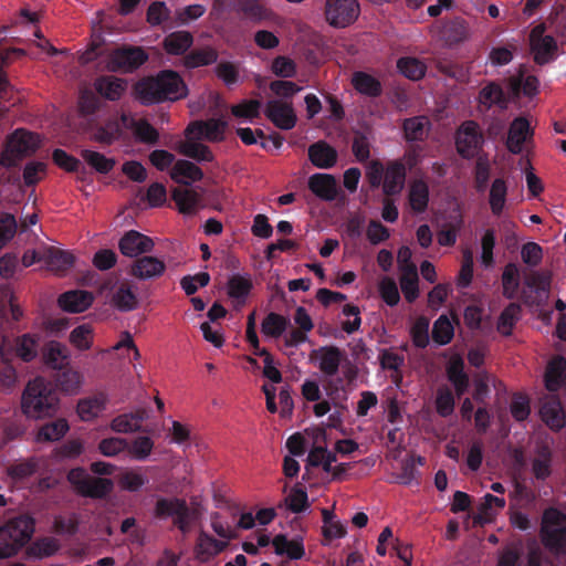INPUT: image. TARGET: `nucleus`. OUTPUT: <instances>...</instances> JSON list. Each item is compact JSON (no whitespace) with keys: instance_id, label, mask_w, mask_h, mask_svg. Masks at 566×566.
<instances>
[{"instance_id":"1","label":"nucleus","mask_w":566,"mask_h":566,"mask_svg":"<svg viewBox=\"0 0 566 566\" xmlns=\"http://www.w3.org/2000/svg\"><path fill=\"white\" fill-rule=\"evenodd\" d=\"M136 98L145 106L176 102L188 95V87L174 70H163L156 75L140 78L134 86Z\"/></svg>"},{"instance_id":"2","label":"nucleus","mask_w":566,"mask_h":566,"mask_svg":"<svg viewBox=\"0 0 566 566\" xmlns=\"http://www.w3.org/2000/svg\"><path fill=\"white\" fill-rule=\"evenodd\" d=\"M59 396L52 385L42 377L30 380L21 397V409L28 418L53 417L59 409Z\"/></svg>"},{"instance_id":"3","label":"nucleus","mask_w":566,"mask_h":566,"mask_svg":"<svg viewBox=\"0 0 566 566\" xmlns=\"http://www.w3.org/2000/svg\"><path fill=\"white\" fill-rule=\"evenodd\" d=\"M34 533L33 517L22 514L0 526V558L14 556Z\"/></svg>"},{"instance_id":"4","label":"nucleus","mask_w":566,"mask_h":566,"mask_svg":"<svg viewBox=\"0 0 566 566\" xmlns=\"http://www.w3.org/2000/svg\"><path fill=\"white\" fill-rule=\"evenodd\" d=\"M41 139L38 134L23 128L15 129L8 138L6 149L1 156V165L14 167L23 157L33 155L40 147Z\"/></svg>"},{"instance_id":"5","label":"nucleus","mask_w":566,"mask_h":566,"mask_svg":"<svg viewBox=\"0 0 566 566\" xmlns=\"http://www.w3.org/2000/svg\"><path fill=\"white\" fill-rule=\"evenodd\" d=\"M541 537L544 546L555 553L566 552V515L557 509L545 510Z\"/></svg>"},{"instance_id":"6","label":"nucleus","mask_w":566,"mask_h":566,"mask_svg":"<svg viewBox=\"0 0 566 566\" xmlns=\"http://www.w3.org/2000/svg\"><path fill=\"white\" fill-rule=\"evenodd\" d=\"M155 517L166 520L174 518V525L184 534L191 528L192 522L197 515L190 510L187 502L179 497H159L154 509Z\"/></svg>"},{"instance_id":"7","label":"nucleus","mask_w":566,"mask_h":566,"mask_svg":"<svg viewBox=\"0 0 566 566\" xmlns=\"http://www.w3.org/2000/svg\"><path fill=\"white\" fill-rule=\"evenodd\" d=\"M148 59L149 54L144 48L124 44L109 54L108 67L113 72L133 73Z\"/></svg>"},{"instance_id":"8","label":"nucleus","mask_w":566,"mask_h":566,"mask_svg":"<svg viewBox=\"0 0 566 566\" xmlns=\"http://www.w3.org/2000/svg\"><path fill=\"white\" fill-rule=\"evenodd\" d=\"M484 143L480 126L474 120L463 122L455 133V147L458 154L464 159L475 157Z\"/></svg>"},{"instance_id":"9","label":"nucleus","mask_w":566,"mask_h":566,"mask_svg":"<svg viewBox=\"0 0 566 566\" xmlns=\"http://www.w3.org/2000/svg\"><path fill=\"white\" fill-rule=\"evenodd\" d=\"M69 480L83 496L91 499H103L113 490L112 480L85 475L80 468L71 470Z\"/></svg>"},{"instance_id":"10","label":"nucleus","mask_w":566,"mask_h":566,"mask_svg":"<svg viewBox=\"0 0 566 566\" xmlns=\"http://www.w3.org/2000/svg\"><path fill=\"white\" fill-rule=\"evenodd\" d=\"M359 13L360 7L357 0H326V21L334 28H346L353 24Z\"/></svg>"},{"instance_id":"11","label":"nucleus","mask_w":566,"mask_h":566,"mask_svg":"<svg viewBox=\"0 0 566 566\" xmlns=\"http://www.w3.org/2000/svg\"><path fill=\"white\" fill-rule=\"evenodd\" d=\"M545 25L534 27L530 33L531 50L534 54V62L545 65L556 59L558 45L552 35H544Z\"/></svg>"},{"instance_id":"12","label":"nucleus","mask_w":566,"mask_h":566,"mask_svg":"<svg viewBox=\"0 0 566 566\" xmlns=\"http://www.w3.org/2000/svg\"><path fill=\"white\" fill-rule=\"evenodd\" d=\"M310 358L316 363L324 376L334 377L338 374L343 361L346 360V353L334 345L321 346L311 352Z\"/></svg>"},{"instance_id":"13","label":"nucleus","mask_w":566,"mask_h":566,"mask_svg":"<svg viewBox=\"0 0 566 566\" xmlns=\"http://www.w3.org/2000/svg\"><path fill=\"white\" fill-rule=\"evenodd\" d=\"M154 245L155 243L151 238L136 230L127 231L118 242L120 253L128 258H136L140 254L151 252Z\"/></svg>"},{"instance_id":"14","label":"nucleus","mask_w":566,"mask_h":566,"mask_svg":"<svg viewBox=\"0 0 566 566\" xmlns=\"http://www.w3.org/2000/svg\"><path fill=\"white\" fill-rule=\"evenodd\" d=\"M265 116L280 129L290 130L296 124L291 103L272 99L266 103Z\"/></svg>"},{"instance_id":"15","label":"nucleus","mask_w":566,"mask_h":566,"mask_svg":"<svg viewBox=\"0 0 566 566\" xmlns=\"http://www.w3.org/2000/svg\"><path fill=\"white\" fill-rule=\"evenodd\" d=\"M228 123L221 118H210L206 122L196 120L188 125L186 135H195L197 138L205 137L209 142H221L224 139V132Z\"/></svg>"},{"instance_id":"16","label":"nucleus","mask_w":566,"mask_h":566,"mask_svg":"<svg viewBox=\"0 0 566 566\" xmlns=\"http://www.w3.org/2000/svg\"><path fill=\"white\" fill-rule=\"evenodd\" d=\"M165 271V262L156 256L150 255L137 258L130 265V275L139 280H151L160 277Z\"/></svg>"},{"instance_id":"17","label":"nucleus","mask_w":566,"mask_h":566,"mask_svg":"<svg viewBox=\"0 0 566 566\" xmlns=\"http://www.w3.org/2000/svg\"><path fill=\"white\" fill-rule=\"evenodd\" d=\"M532 135L533 132L530 122L525 117H516L509 128L506 148L514 155L521 154L524 143H526Z\"/></svg>"},{"instance_id":"18","label":"nucleus","mask_w":566,"mask_h":566,"mask_svg":"<svg viewBox=\"0 0 566 566\" xmlns=\"http://www.w3.org/2000/svg\"><path fill=\"white\" fill-rule=\"evenodd\" d=\"M308 189L319 199L333 201L338 195L337 180L329 174H314L308 178Z\"/></svg>"},{"instance_id":"19","label":"nucleus","mask_w":566,"mask_h":566,"mask_svg":"<svg viewBox=\"0 0 566 566\" xmlns=\"http://www.w3.org/2000/svg\"><path fill=\"white\" fill-rule=\"evenodd\" d=\"M545 387L551 392H557L566 385V358L554 356L546 366L544 374Z\"/></svg>"},{"instance_id":"20","label":"nucleus","mask_w":566,"mask_h":566,"mask_svg":"<svg viewBox=\"0 0 566 566\" xmlns=\"http://www.w3.org/2000/svg\"><path fill=\"white\" fill-rule=\"evenodd\" d=\"M44 364L55 370H62L70 364V350L66 345L50 340L42 348Z\"/></svg>"},{"instance_id":"21","label":"nucleus","mask_w":566,"mask_h":566,"mask_svg":"<svg viewBox=\"0 0 566 566\" xmlns=\"http://www.w3.org/2000/svg\"><path fill=\"white\" fill-rule=\"evenodd\" d=\"M406 181V167L400 160L390 161L387 165L384 182H382V191L384 193L389 196H395L400 193L405 186Z\"/></svg>"},{"instance_id":"22","label":"nucleus","mask_w":566,"mask_h":566,"mask_svg":"<svg viewBox=\"0 0 566 566\" xmlns=\"http://www.w3.org/2000/svg\"><path fill=\"white\" fill-rule=\"evenodd\" d=\"M129 116L122 114L120 120L114 118L108 119L104 125H97L94 130L92 138L103 145H112L118 140L123 134V125H127Z\"/></svg>"},{"instance_id":"23","label":"nucleus","mask_w":566,"mask_h":566,"mask_svg":"<svg viewBox=\"0 0 566 566\" xmlns=\"http://www.w3.org/2000/svg\"><path fill=\"white\" fill-rule=\"evenodd\" d=\"M4 342L6 339L0 346V390L3 394H11L18 385L19 376Z\"/></svg>"},{"instance_id":"24","label":"nucleus","mask_w":566,"mask_h":566,"mask_svg":"<svg viewBox=\"0 0 566 566\" xmlns=\"http://www.w3.org/2000/svg\"><path fill=\"white\" fill-rule=\"evenodd\" d=\"M92 302V293L82 290L67 291L57 300L59 306L69 313H82L91 306Z\"/></svg>"},{"instance_id":"25","label":"nucleus","mask_w":566,"mask_h":566,"mask_svg":"<svg viewBox=\"0 0 566 566\" xmlns=\"http://www.w3.org/2000/svg\"><path fill=\"white\" fill-rule=\"evenodd\" d=\"M337 151L324 140L316 142L308 147L311 163L319 169H331L337 163Z\"/></svg>"},{"instance_id":"26","label":"nucleus","mask_w":566,"mask_h":566,"mask_svg":"<svg viewBox=\"0 0 566 566\" xmlns=\"http://www.w3.org/2000/svg\"><path fill=\"white\" fill-rule=\"evenodd\" d=\"M539 415L545 424L553 431H559L565 427V413L557 397L545 400L541 406Z\"/></svg>"},{"instance_id":"27","label":"nucleus","mask_w":566,"mask_h":566,"mask_svg":"<svg viewBox=\"0 0 566 566\" xmlns=\"http://www.w3.org/2000/svg\"><path fill=\"white\" fill-rule=\"evenodd\" d=\"M170 177L179 185L190 186L192 182L200 181L203 178V171L192 161L179 159L174 164Z\"/></svg>"},{"instance_id":"28","label":"nucleus","mask_w":566,"mask_h":566,"mask_svg":"<svg viewBox=\"0 0 566 566\" xmlns=\"http://www.w3.org/2000/svg\"><path fill=\"white\" fill-rule=\"evenodd\" d=\"M40 337L38 334L25 333L17 336L9 353L14 352L15 356L23 363H31L38 357Z\"/></svg>"},{"instance_id":"29","label":"nucleus","mask_w":566,"mask_h":566,"mask_svg":"<svg viewBox=\"0 0 566 566\" xmlns=\"http://www.w3.org/2000/svg\"><path fill=\"white\" fill-rule=\"evenodd\" d=\"M127 83L125 80L113 76L102 75L94 82L96 92L108 101H117L125 92Z\"/></svg>"},{"instance_id":"30","label":"nucleus","mask_w":566,"mask_h":566,"mask_svg":"<svg viewBox=\"0 0 566 566\" xmlns=\"http://www.w3.org/2000/svg\"><path fill=\"white\" fill-rule=\"evenodd\" d=\"M171 198L180 213L192 214L200 206L201 196L193 189L176 187L171 191Z\"/></svg>"},{"instance_id":"31","label":"nucleus","mask_w":566,"mask_h":566,"mask_svg":"<svg viewBox=\"0 0 566 566\" xmlns=\"http://www.w3.org/2000/svg\"><path fill=\"white\" fill-rule=\"evenodd\" d=\"M272 545L276 555H286L290 559H301L305 555L302 537L290 541L284 534H277L272 539Z\"/></svg>"},{"instance_id":"32","label":"nucleus","mask_w":566,"mask_h":566,"mask_svg":"<svg viewBox=\"0 0 566 566\" xmlns=\"http://www.w3.org/2000/svg\"><path fill=\"white\" fill-rule=\"evenodd\" d=\"M352 84L361 95L368 97H379L382 94V85L378 78L363 71L353 74Z\"/></svg>"},{"instance_id":"33","label":"nucleus","mask_w":566,"mask_h":566,"mask_svg":"<svg viewBox=\"0 0 566 566\" xmlns=\"http://www.w3.org/2000/svg\"><path fill=\"white\" fill-rule=\"evenodd\" d=\"M429 187L422 179H416L410 184L408 201L415 213H422L429 203Z\"/></svg>"},{"instance_id":"34","label":"nucleus","mask_w":566,"mask_h":566,"mask_svg":"<svg viewBox=\"0 0 566 566\" xmlns=\"http://www.w3.org/2000/svg\"><path fill=\"white\" fill-rule=\"evenodd\" d=\"M227 546L226 543L220 542L212 537L211 535H208L206 533H200L197 544H196V557L200 562H207L210 558L214 557L219 553H221L224 547Z\"/></svg>"},{"instance_id":"35","label":"nucleus","mask_w":566,"mask_h":566,"mask_svg":"<svg viewBox=\"0 0 566 566\" xmlns=\"http://www.w3.org/2000/svg\"><path fill=\"white\" fill-rule=\"evenodd\" d=\"M193 43V36L189 31H176L164 39V49L168 54L182 55Z\"/></svg>"},{"instance_id":"36","label":"nucleus","mask_w":566,"mask_h":566,"mask_svg":"<svg viewBox=\"0 0 566 566\" xmlns=\"http://www.w3.org/2000/svg\"><path fill=\"white\" fill-rule=\"evenodd\" d=\"M70 426L66 419L59 418L41 426L36 433L39 442H54L62 439L69 431Z\"/></svg>"},{"instance_id":"37","label":"nucleus","mask_w":566,"mask_h":566,"mask_svg":"<svg viewBox=\"0 0 566 566\" xmlns=\"http://www.w3.org/2000/svg\"><path fill=\"white\" fill-rule=\"evenodd\" d=\"M479 102L481 105L485 106L486 109H490L494 105L500 108H506L507 106L505 93L501 85L495 82H490L480 91Z\"/></svg>"},{"instance_id":"38","label":"nucleus","mask_w":566,"mask_h":566,"mask_svg":"<svg viewBox=\"0 0 566 566\" xmlns=\"http://www.w3.org/2000/svg\"><path fill=\"white\" fill-rule=\"evenodd\" d=\"M218 52L211 46L195 49L184 56V65L187 69L211 65L218 60Z\"/></svg>"},{"instance_id":"39","label":"nucleus","mask_w":566,"mask_h":566,"mask_svg":"<svg viewBox=\"0 0 566 566\" xmlns=\"http://www.w3.org/2000/svg\"><path fill=\"white\" fill-rule=\"evenodd\" d=\"M45 261L50 270L63 274L73 266L75 258L67 251L51 247L46 252Z\"/></svg>"},{"instance_id":"40","label":"nucleus","mask_w":566,"mask_h":566,"mask_svg":"<svg viewBox=\"0 0 566 566\" xmlns=\"http://www.w3.org/2000/svg\"><path fill=\"white\" fill-rule=\"evenodd\" d=\"M179 154L197 161L211 163L214 156L211 149L203 144L191 140H179L176 147Z\"/></svg>"},{"instance_id":"41","label":"nucleus","mask_w":566,"mask_h":566,"mask_svg":"<svg viewBox=\"0 0 566 566\" xmlns=\"http://www.w3.org/2000/svg\"><path fill=\"white\" fill-rule=\"evenodd\" d=\"M253 287L252 280L240 274H233L228 281V295L238 304H244Z\"/></svg>"},{"instance_id":"42","label":"nucleus","mask_w":566,"mask_h":566,"mask_svg":"<svg viewBox=\"0 0 566 566\" xmlns=\"http://www.w3.org/2000/svg\"><path fill=\"white\" fill-rule=\"evenodd\" d=\"M506 196L507 186L505 180L502 178L494 179L489 193L490 209L494 216L499 217L502 214L506 202Z\"/></svg>"},{"instance_id":"43","label":"nucleus","mask_w":566,"mask_h":566,"mask_svg":"<svg viewBox=\"0 0 566 566\" xmlns=\"http://www.w3.org/2000/svg\"><path fill=\"white\" fill-rule=\"evenodd\" d=\"M429 120L424 116L406 118L402 123L405 138L408 142H421L427 136Z\"/></svg>"},{"instance_id":"44","label":"nucleus","mask_w":566,"mask_h":566,"mask_svg":"<svg viewBox=\"0 0 566 566\" xmlns=\"http://www.w3.org/2000/svg\"><path fill=\"white\" fill-rule=\"evenodd\" d=\"M55 381L63 392L73 395L78 392L83 381V376L80 371L65 367L64 369L59 370Z\"/></svg>"},{"instance_id":"45","label":"nucleus","mask_w":566,"mask_h":566,"mask_svg":"<svg viewBox=\"0 0 566 566\" xmlns=\"http://www.w3.org/2000/svg\"><path fill=\"white\" fill-rule=\"evenodd\" d=\"M105 403L106 398L103 395L85 398L78 401L76 411L81 420L90 421L104 410Z\"/></svg>"},{"instance_id":"46","label":"nucleus","mask_w":566,"mask_h":566,"mask_svg":"<svg viewBox=\"0 0 566 566\" xmlns=\"http://www.w3.org/2000/svg\"><path fill=\"white\" fill-rule=\"evenodd\" d=\"M237 11L254 23L266 20L270 17V11L258 0H238Z\"/></svg>"},{"instance_id":"47","label":"nucleus","mask_w":566,"mask_h":566,"mask_svg":"<svg viewBox=\"0 0 566 566\" xmlns=\"http://www.w3.org/2000/svg\"><path fill=\"white\" fill-rule=\"evenodd\" d=\"M398 71L411 81L421 80L427 71L426 64L413 56H402L397 61Z\"/></svg>"},{"instance_id":"48","label":"nucleus","mask_w":566,"mask_h":566,"mask_svg":"<svg viewBox=\"0 0 566 566\" xmlns=\"http://www.w3.org/2000/svg\"><path fill=\"white\" fill-rule=\"evenodd\" d=\"M419 277L416 266H408L407 271L401 272L400 289L408 303H413L419 296Z\"/></svg>"},{"instance_id":"49","label":"nucleus","mask_w":566,"mask_h":566,"mask_svg":"<svg viewBox=\"0 0 566 566\" xmlns=\"http://www.w3.org/2000/svg\"><path fill=\"white\" fill-rule=\"evenodd\" d=\"M503 295L509 300L516 297L520 289V270L515 263H509L502 273Z\"/></svg>"},{"instance_id":"50","label":"nucleus","mask_w":566,"mask_h":566,"mask_svg":"<svg viewBox=\"0 0 566 566\" xmlns=\"http://www.w3.org/2000/svg\"><path fill=\"white\" fill-rule=\"evenodd\" d=\"M114 305L122 312H130L137 307L138 301L132 286L122 283L113 295Z\"/></svg>"},{"instance_id":"51","label":"nucleus","mask_w":566,"mask_h":566,"mask_svg":"<svg viewBox=\"0 0 566 566\" xmlns=\"http://www.w3.org/2000/svg\"><path fill=\"white\" fill-rule=\"evenodd\" d=\"M289 319L277 313H269L261 324V332L269 337L277 338L287 328Z\"/></svg>"},{"instance_id":"52","label":"nucleus","mask_w":566,"mask_h":566,"mask_svg":"<svg viewBox=\"0 0 566 566\" xmlns=\"http://www.w3.org/2000/svg\"><path fill=\"white\" fill-rule=\"evenodd\" d=\"M39 467L35 458H29L19 462H14L7 468V474L13 481H23L32 476Z\"/></svg>"},{"instance_id":"53","label":"nucleus","mask_w":566,"mask_h":566,"mask_svg":"<svg viewBox=\"0 0 566 566\" xmlns=\"http://www.w3.org/2000/svg\"><path fill=\"white\" fill-rule=\"evenodd\" d=\"M444 38L450 44L460 43L469 38V25L464 19L454 18L446 24Z\"/></svg>"},{"instance_id":"54","label":"nucleus","mask_w":566,"mask_h":566,"mask_svg":"<svg viewBox=\"0 0 566 566\" xmlns=\"http://www.w3.org/2000/svg\"><path fill=\"white\" fill-rule=\"evenodd\" d=\"M521 305L517 303H510L501 313L497 322V329L501 334L509 336L520 318Z\"/></svg>"},{"instance_id":"55","label":"nucleus","mask_w":566,"mask_h":566,"mask_svg":"<svg viewBox=\"0 0 566 566\" xmlns=\"http://www.w3.org/2000/svg\"><path fill=\"white\" fill-rule=\"evenodd\" d=\"M532 472L537 480L544 481L552 474V453L543 447L532 461Z\"/></svg>"},{"instance_id":"56","label":"nucleus","mask_w":566,"mask_h":566,"mask_svg":"<svg viewBox=\"0 0 566 566\" xmlns=\"http://www.w3.org/2000/svg\"><path fill=\"white\" fill-rule=\"evenodd\" d=\"M61 545L54 537L45 536L38 538L30 547L29 554L36 558L53 556Z\"/></svg>"},{"instance_id":"57","label":"nucleus","mask_w":566,"mask_h":566,"mask_svg":"<svg viewBox=\"0 0 566 566\" xmlns=\"http://www.w3.org/2000/svg\"><path fill=\"white\" fill-rule=\"evenodd\" d=\"M81 155L83 159L99 174H108L116 164L114 158H107L98 151L84 149Z\"/></svg>"},{"instance_id":"58","label":"nucleus","mask_w":566,"mask_h":566,"mask_svg":"<svg viewBox=\"0 0 566 566\" xmlns=\"http://www.w3.org/2000/svg\"><path fill=\"white\" fill-rule=\"evenodd\" d=\"M551 280L552 276L549 272L534 271L525 277V285L533 290L538 297H547L551 289Z\"/></svg>"},{"instance_id":"59","label":"nucleus","mask_w":566,"mask_h":566,"mask_svg":"<svg viewBox=\"0 0 566 566\" xmlns=\"http://www.w3.org/2000/svg\"><path fill=\"white\" fill-rule=\"evenodd\" d=\"M454 335L453 326L446 315H441L432 327V339L438 345L449 344Z\"/></svg>"},{"instance_id":"60","label":"nucleus","mask_w":566,"mask_h":566,"mask_svg":"<svg viewBox=\"0 0 566 566\" xmlns=\"http://www.w3.org/2000/svg\"><path fill=\"white\" fill-rule=\"evenodd\" d=\"M455 406L454 395L449 387H440L437 390L436 410L439 416L447 418L453 413Z\"/></svg>"},{"instance_id":"61","label":"nucleus","mask_w":566,"mask_h":566,"mask_svg":"<svg viewBox=\"0 0 566 566\" xmlns=\"http://www.w3.org/2000/svg\"><path fill=\"white\" fill-rule=\"evenodd\" d=\"M130 126L134 129L136 138L142 143L154 145L158 142L159 134L157 129L146 119H130Z\"/></svg>"},{"instance_id":"62","label":"nucleus","mask_w":566,"mask_h":566,"mask_svg":"<svg viewBox=\"0 0 566 566\" xmlns=\"http://www.w3.org/2000/svg\"><path fill=\"white\" fill-rule=\"evenodd\" d=\"M491 165L486 156H478L474 167V186L478 192H483L489 184Z\"/></svg>"},{"instance_id":"63","label":"nucleus","mask_w":566,"mask_h":566,"mask_svg":"<svg viewBox=\"0 0 566 566\" xmlns=\"http://www.w3.org/2000/svg\"><path fill=\"white\" fill-rule=\"evenodd\" d=\"M153 448V440L147 436H140L137 437L132 443H128L126 451L130 458L138 461H144L151 453Z\"/></svg>"},{"instance_id":"64","label":"nucleus","mask_w":566,"mask_h":566,"mask_svg":"<svg viewBox=\"0 0 566 566\" xmlns=\"http://www.w3.org/2000/svg\"><path fill=\"white\" fill-rule=\"evenodd\" d=\"M448 380L453 385L470 384L468 374L464 371V361L460 356L452 357L447 365Z\"/></svg>"}]
</instances>
